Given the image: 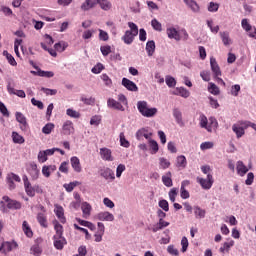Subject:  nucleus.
Here are the masks:
<instances>
[{
  "label": "nucleus",
  "mask_w": 256,
  "mask_h": 256,
  "mask_svg": "<svg viewBox=\"0 0 256 256\" xmlns=\"http://www.w3.org/2000/svg\"><path fill=\"white\" fill-rule=\"evenodd\" d=\"M54 231H56V234L53 236L54 241V247L55 249H58V251L63 250V247L67 245V239L63 237V225L59 223V221L54 220Z\"/></svg>",
  "instance_id": "f257e3e1"
},
{
  "label": "nucleus",
  "mask_w": 256,
  "mask_h": 256,
  "mask_svg": "<svg viewBox=\"0 0 256 256\" xmlns=\"http://www.w3.org/2000/svg\"><path fill=\"white\" fill-rule=\"evenodd\" d=\"M23 205L17 200L11 199L9 196H3L2 201H0V211L1 213H9L11 211H19Z\"/></svg>",
  "instance_id": "f03ea898"
},
{
  "label": "nucleus",
  "mask_w": 256,
  "mask_h": 256,
  "mask_svg": "<svg viewBox=\"0 0 256 256\" xmlns=\"http://www.w3.org/2000/svg\"><path fill=\"white\" fill-rule=\"evenodd\" d=\"M128 27H130V30H126L121 38L125 45H131L135 41V37L139 35V27H137V24L129 22Z\"/></svg>",
  "instance_id": "7ed1b4c3"
},
{
  "label": "nucleus",
  "mask_w": 256,
  "mask_h": 256,
  "mask_svg": "<svg viewBox=\"0 0 256 256\" xmlns=\"http://www.w3.org/2000/svg\"><path fill=\"white\" fill-rule=\"evenodd\" d=\"M137 109L143 117H155L157 115V108H149L147 101H138Z\"/></svg>",
  "instance_id": "20e7f679"
},
{
  "label": "nucleus",
  "mask_w": 256,
  "mask_h": 256,
  "mask_svg": "<svg viewBox=\"0 0 256 256\" xmlns=\"http://www.w3.org/2000/svg\"><path fill=\"white\" fill-rule=\"evenodd\" d=\"M241 25H242V29L246 31L248 37H250L251 39H256V27L252 26L249 23V19L247 18L242 19Z\"/></svg>",
  "instance_id": "39448f33"
},
{
  "label": "nucleus",
  "mask_w": 256,
  "mask_h": 256,
  "mask_svg": "<svg viewBox=\"0 0 256 256\" xmlns=\"http://www.w3.org/2000/svg\"><path fill=\"white\" fill-rule=\"evenodd\" d=\"M15 84H13L12 80L7 81V91L9 95H16L17 97H20L21 99H25L26 94L23 90H15Z\"/></svg>",
  "instance_id": "423d86ee"
},
{
  "label": "nucleus",
  "mask_w": 256,
  "mask_h": 256,
  "mask_svg": "<svg viewBox=\"0 0 256 256\" xmlns=\"http://www.w3.org/2000/svg\"><path fill=\"white\" fill-rule=\"evenodd\" d=\"M100 177H103L106 181H115V172L111 168H101L98 171Z\"/></svg>",
  "instance_id": "0eeeda50"
},
{
  "label": "nucleus",
  "mask_w": 256,
  "mask_h": 256,
  "mask_svg": "<svg viewBox=\"0 0 256 256\" xmlns=\"http://www.w3.org/2000/svg\"><path fill=\"white\" fill-rule=\"evenodd\" d=\"M198 183L201 185L202 189H211L213 187V175L208 174L207 179L205 178H197Z\"/></svg>",
  "instance_id": "6e6552de"
},
{
  "label": "nucleus",
  "mask_w": 256,
  "mask_h": 256,
  "mask_svg": "<svg viewBox=\"0 0 256 256\" xmlns=\"http://www.w3.org/2000/svg\"><path fill=\"white\" fill-rule=\"evenodd\" d=\"M17 247H19V245L17 244V242L12 241H6L3 242L2 245L0 246V251H2V253H9L11 251H13V249H17Z\"/></svg>",
  "instance_id": "1a4fd4ad"
},
{
  "label": "nucleus",
  "mask_w": 256,
  "mask_h": 256,
  "mask_svg": "<svg viewBox=\"0 0 256 256\" xmlns=\"http://www.w3.org/2000/svg\"><path fill=\"white\" fill-rule=\"evenodd\" d=\"M54 213L56 217L59 219L60 223L65 225L67 223V218H65V210L61 205H55Z\"/></svg>",
  "instance_id": "9d476101"
},
{
  "label": "nucleus",
  "mask_w": 256,
  "mask_h": 256,
  "mask_svg": "<svg viewBox=\"0 0 256 256\" xmlns=\"http://www.w3.org/2000/svg\"><path fill=\"white\" fill-rule=\"evenodd\" d=\"M245 126L241 125V121H239L236 124H233L232 126V131L233 133H235L237 139H241V137H243V135H245Z\"/></svg>",
  "instance_id": "9b49d317"
},
{
  "label": "nucleus",
  "mask_w": 256,
  "mask_h": 256,
  "mask_svg": "<svg viewBox=\"0 0 256 256\" xmlns=\"http://www.w3.org/2000/svg\"><path fill=\"white\" fill-rule=\"evenodd\" d=\"M172 115L179 127H185V122L183 121V113L179 108H174L172 110Z\"/></svg>",
  "instance_id": "f8f14e48"
},
{
  "label": "nucleus",
  "mask_w": 256,
  "mask_h": 256,
  "mask_svg": "<svg viewBox=\"0 0 256 256\" xmlns=\"http://www.w3.org/2000/svg\"><path fill=\"white\" fill-rule=\"evenodd\" d=\"M210 67H211V71L214 74V77H221V68L217 63V59H215L214 57L210 58Z\"/></svg>",
  "instance_id": "ddd939ff"
},
{
  "label": "nucleus",
  "mask_w": 256,
  "mask_h": 256,
  "mask_svg": "<svg viewBox=\"0 0 256 256\" xmlns=\"http://www.w3.org/2000/svg\"><path fill=\"white\" fill-rule=\"evenodd\" d=\"M7 183L9 185V189H15V182L16 183H21V178L19 175H16L15 173H10L7 175Z\"/></svg>",
  "instance_id": "4468645a"
},
{
  "label": "nucleus",
  "mask_w": 256,
  "mask_h": 256,
  "mask_svg": "<svg viewBox=\"0 0 256 256\" xmlns=\"http://www.w3.org/2000/svg\"><path fill=\"white\" fill-rule=\"evenodd\" d=\"M75 133V128L73 127V122L71 120H68L64 122L62 126V135H71Z\"/></svg>",
  "instance_id": "2eb2a0df"
},
{
  "label": "nucleus",
  "mask_w": 256,
  "mask_h": 256,
  "mask_svg": "<svg viewBox=\"0 0 256 256\" xmlns=\"http://www.w3.org/2000/svg\"><path fill=\"white\" fill-rule=\"evenodd\" d=\"M122 85L128 91H139V87H137V84H135V82L129 80L128 78L122 79Z\"/></svg>",
  "instance_id": "dca6fc26"
},
{
  "label": "nucleus",
  "mask_w": 256,
  "mask_h": 256,
  "mask_svg": "<svg viewBox=\"0 0 256 256\" xmlns=\"http://www.w3.org/2000/svg\"><path fill=\"white\" fill-rule=\"evenodd\" d=\"M36 219L40 227L43 229H47V227H49V222L47 221V213H38L36 215Z\"/></svg>",
  "instance_id": "f3484780"
},
{
  "label": "nucleus",
  "mask_w": 256,
  "mask_h": 256,
  "mask_svg": "<svg viewBox=\"0 0 256 256\" xmlns=\"http://www.w3.org/2000/svg\"><path fill=\"white\" fill-rule=\"evenodd\" d=\"M27 171H28L30 177H32L33 181H36V179H39V170L37 168V164L31 163L28 166Z\"/></svg>",
  "instance_id": "a211bd4d"
},
{
  "label": "nucleus",
  "mask_w": 256,
  "mask_h": 256,
  "mask_svg": "<svg viewBox=\"0 0 256 256\" xmlns=\"http://www.w3.org/2000/svg\"><path fill=\"white\" fill-rule=\"evenodd\" d=\"M166 33L169 39H175V41H181V35L179 34V31H177V29H175L174 27L167 28Z\"/></svg>",
  "instance_id": "6ab92c4d"
},
{
  "label": "nucleus",
  "mask_w": 256,
  "mask_h": 256,
  "mask_svg": "<svg viewBox=\"0 0 256 256\" xmlns=\"http://www.w3.org/2000/svg\"><path fill=\"white\" fill-rule=\"evenodd\" d=\"M16 121H18L19 124H21L20 129L22 131L27 130V118L23 115L21 112L16 113Z\"/></svg>",
  "instance_id": "aec40b11"
},
{
  "label": "nucleus",
  "mask_w": 256,
  "mask_h": 256,
  "mask_svg": "<svg viewBox=\"0 0 256 256\" xmlns=\"http://www.w3.org/2000/svg\"><path fill=\"white\" fill-rule=\"evenodd\" d=\"M184 3L191 9V11H193V13H199V11H201L199 4L195 0H184Z\"/></svg>",
  "instance_id": "412c9836"
},
{
  "label": "nucleus",
  "mask_w": 256,
  "mask_h": 256,
  "mask_svg": "<svg viewBox=\"0 0 256 256\" xmlns=\"http://www.w3.org/2000/svg\"><path fill=\"white\" fill-rule=\"evenodd\" d=\"M108 107L112 109H116L117 111H125V107L120 102H117L115 99H108L107 101Z\"/></svg>",
  "instance_id": "4be33fe9"
},
{
  "label": "nucleus",
  "mask_w": 256,
  "mask_h": 256,
  "mask_svg": "<svg viewBox=\"0 0 256 256\" xmlns=\"http://www.w3.org/2000/svg\"><path fill=\"white\" fill-rule=\"evenodd\" d=\"M97 219H99V221H115V216L110 212H100L97 215Z\"/></svg>",
  "instance_id": "5701e85b"
},
{
  "label": "nucleus",
  "mask_w": 256,
  "mask_h": 256,
  "mask_svg": "<svg viewBox=\"0 0 256 256\" xmlns=\"http://www.w3.org/2000/svg\"><path fill=\"white\" fill-rule=\"evenodd\" d=\"M173 95H179L180 97L187 99L191 95V92H189V90H187L186 88L177 87L173 92Z\"/></svg>",
  "instance_id": "b1692460"
},
{
  "label": "nucleus",
  "mask_w": 256,
  "mask_h": 256,
  "mask_svg": "<svg viewBox=\"0 0 256 256\" xmlns=\"http://www.w3.org/2000/svg\"><path fill=\"white\" fill-rule=\"evenodd\" d=\"M99 3V0H86L82 5V11H89V9H93Z\"/></svg>",
  "instance_id": "393cba45"
},
{
  "label": "nucleus",
  "mask_w": 256,
  "mask_h": 256,
  "mask_svg": "<svg viewBox=\"0 0 256 256\" xmlns=\"http://www.w3.org/2000/svg\"><path fill=\"white\" fill-rule=\"evenodd\" d=\"M54 153H55V148L41 151L38 154V159L39 161H47L48 159L47 157H49L50 155H53Z\"/></svg>",
  "instance_id": "a878e982"
},
{
  "label": "nucleus",
  "mask_w": 256,
  "mask_h": 256,
  "mask_svg": "<svg viewBox=\"0 0 256 256\" xmlns=\"http://www.w3.org/2000/svg\"><path fill=\"white\" fill-rule=\"evenodd\" d=\"M54 171H57V166L55 165L43 166L42 175H44V177H51V173Z\"/></svg>",
  "instance_id": "bb28decb"
},
{
  "label": "nucleus",
  "mask_w": 256,
  "mask_h": 256,
  "mask_svg": "<svg viewBox=\"0 0 256 256\" xmlns=\"http://www.w3.org/2000/svg\"><path fill=\"white\" fill-rule=\"evenodd\" d=\"M172 174L171 172H167L165 175L162 176V183L165 187H173V179H171Z\"/></svg>",
  "instance_id": "cd10ccee"
},
{
  "label": "nucleus",
  "mask_w": 256,
  "mask_h": 256,
  "mask_svg": "<svg viewBox=\"0 0 256 256\" xmlns=\"http://www.w3.org/2000/svg\"><path fill=\"white\" fill-rule=\"evenodd\" d=\"M81 209L83 212L84 219H87L88 217L91 216V209H92L91 204L84 202L82 203Z\"/></svg>",
  "instance_id": "c85d7f7f"
},
{
  "label": "nucleus",
  "mask_w": 256,
  "mask_h": 256,
  "mask_svg": "<svg viewBox=\"0 0 256 256\" xmlns=\"http://www.w3.org/2000/svg\"><path fill=\"white\" fill-rule=\"evenodd\" d=\"M217 127H219V122H217V119L215 117H210L209 118V124L207 127V131L208 133H212L213 129H217Z\"/></svg>",
  "instance_id": "c756f323"
},
{
  "label": "nucleus",
  "mask_w": 256,
  "mask_h": 256,
  "mask_svg": "<svg viewBox=\"0 0 256 256\" xmlns=\"http://www.w3.org/2000/svg\"><path fill=\"white\" fill-rule=\"evenodd\" d=\"M146 51L148 57H153V54L155 53V41L150 40L146 43Z\"/></svg>",
  "instance_id": "7c9ffc66"
},
{
  "label": "nucleus",
  "mask_w": 256,
  "mask_h": 256,
  "mask_svg": "<svg viewBox=\"0 0 256 256\" xmlns=\"http://www.w3.org/2000/svg\"><path fill=\"white\" fill-rule=\"evenodd\" d=\"M98 5L103 11H110L113 7V4L109 0H98Z\"/></svg>",
  "instance_id": "2f4dec72"
},
{
  "label": "nucleus",
  "mask_w": 256,
  "mask_h": 256,
  "mask_svg": "<svg viewBox=\"0 0 256 256\" xmlns=\"http://www.w3.org/2000/svg\"><path fill=\"white\" fill-rule=\"evenodd\" d=\"M22 229H23L26 237H29V239H31V237H33V230H31V226H29V223L27 221H23Z\"/></svg>",
  "instance_id": "473e14b6"
},
{
  "label": "nucleus",
  "mask_w": 256,
  "mask_h": 256,
  "mask_svg": "<svg viewBox=\"0 0 256 256\" xmlns=\"http://www.w3.org/2000/svg\"><path fill=\"white\" fill-rule=\"evenodd\" d=\"M237 173L240 175V177H243L246 175V173L249 171V168L243 164V162H239L237 165Z\"/></svg>",
  "instance_id": "72a5a7b5"
},
{
  "label": "nucleus",
  "mask_w": 256,
  "mask_h": 256,
  "mask_svg": "<svg viewBox=\"0 0 256 256\" xmlns=\"http://www.w3.org/2000/svg\"><path fill=\"white\" fill-rule=\"evenodd\" d=\"M206 211L199 206H194V214L196 219H205Z\"/></svg>",
  "instance_id": "f704fd0d"
},
{
  "label": "nucleus",
  "mask_w": 256,
  "mask_h": 256,
  "mask_svg": "<svg viewBox=\"0 0 256 256\" xmlns=\"http://www.w3.org/2000/svg\"><path fill=\"white\" fill-rule=\"evenodd\" d=\"M67 47H69V44L65 41L58 42L54 45V49L58 51V53H63Z\"/></svg>",
  "instance_id": "c9c22d12"
},
{
  "label": "nucleus",
  "mask_w": 256,
  "mask_h": 256,
  "mask_svg": "<svg viewBox=\"0 0 256 256\" xmlns=\"http://www.w3.org/2000/svg\"><path fill=\"white\" fill-rule=\"evenodd\" d=\"M100 155L105 161H111V150L109 148L100 149Z\"/></svg>",
  "instance_id": "e433bc0d"
},
{
  "label": "nucleus",
  "mask_w": 256,
  "mask_h": 256,
  "mask_svg": "<svg viewBox=\"0 0 256 256\" xmlns=\"http://www.w3.org/2000/svg\"><path fill=\"white\" fill-rule=\"evenodd\" d=\"M79 185H81V182L74 181V182H70L68 184H64L63 187L67 191V193H71L73 191V189H75V187H79Z\"/></svg>",
  "instance_id": "4c0bfd02"
},
{
  "label": "nucleus",
  "mask_w": 256,
  "mask_h": 256,
  "mask_svg": "<svg viewBox=\"0 0 256 256\" xmlns=\"http://www.w3.org/2000/svg\"><path fill=\"white\" fill-rule=\"evenodd\" d=\"M3 55L12 67H17V61H15V57H13V55H11L7 50L3 52Z\"/></svg>",
  "instance_id": "58836bf2"
},
{
  "label": "nucleus",
  "mask_w": 256,
  "mask_h": 256,
  "mask_svg": "<svg viewBox=\"0 0 256 256\" xmlns=\"http://www.w3.org/2000/svg\"><path fill=\"white\" fill-rule=\"evenodd\" d=\"M148 145L150 147L151 153L155 154L157 153V151H159V144L157 143V141L150 139Z\"/></svg>",
  "instance_id": "ea45409f"
},
{
  "label": "nucleus",
  "mask_w": 256,
  "mask_h": 256,
  "mask_svg": "<svg viewBox=\"0 0 256 256\" xmlns=\"http://www.w3.org/2000/svg\"><path fill=\"white\" fill-rule=\"evenodd\" d=\"M220 37L224 45H231V38L229 37V32H220Z\"/></svg>",
  "instance_id": "a19ab883"
},
{
  "label": "nucleus",
  "mask_w": 256,
  "mask_h": 256,
  "mask_svg": "<svg viewBox=\"0 0 256 256\" xmlns=\"http://www.w3.org/2000/svg\"><path fill=\"white\" fill-rule=\"evenodd\" d=\"M12 139H13L14 143H18L19 145H22V143H25V138H23V136H21L17 132L12 133Z\"/></svg>",
  "instance_id": "79ce46f5"
},
{
  "label": "nucleus",
  "mask_w": 256,
  "mask_h": 256,
  "mask_svg": "<svg viewBox=\"0 0 256 256\" xmlns=\"http://www.w3.org/2000/svg\"><path fill=\"white\" fill-rule=\"evenodd\" d=\"M53 129H55V124L48 123L42 128V133H44V135H51Z\"/></svg>",
  "instance_id": "37998d69"
},
{
  "label": "nucleus",
  "mask_w": 256,
  "mask_h": 256,
  "mask_svg": "<svg viewBox=\"0 0 256 256\" xmlns=\"http://www.w3.org/2000/svg\"><path fill=\"white\" fill-rule=\"evenodd\" d=\"M235 245V241L231 240L230 242H225L221 248H220V253H225V251H229L231 247Z\"/></svg>",
  "instance_id": "c03bdc74"
},
{
  "label": "nucleus",
  "mask_w": 256,
  "mask_h": 256,
  "mask_svg": "<svg viewBox=\"0 0 256 256\" xmlns=\"http://www.w3.org/2000/svg\"><path fill=\"white\" fill-rule=\"evenodd\" d=\"M151 25H152V28L154 29V31H163V25H161V22H159L157 19H152L151 21Z\"/></svg>",
  "instance_id": "a18cd8bd"
},
{
  "label": "nucleus",
  "mask_w": 256,
  "mask_h": 256,
  "mask_svg": "<svg viewBox=\"0 0 256 256\" xmlns=\"http://www.w3.org/2000/svg\"><path fill=\"white\" fill-rule=\"evenodd\" d=\"M208 91L212 95H219V93H220L219 87H217V85H215V83H213V82L209 83Z\"/></svg>",
  "instance_id": "49530a36"
},
{
  "label": "nucleus",
  "mask_w": 256,
  "mask_h": 256,
  "mask_svg": "<svg viewBox=\"0 0 256 256\" xmlns=\"http://www.w3.org/2000/svg\"><path fill=\"white\" fill-rule=\"evenodd\" d=\"M200 127L202 129H206V131H207V128L209 127V120L207 119V116L203 114L200 116Z\"/></svg>",
  "instance_id": "de8ad7c7"
},
{
  "label": "nucleus",
  "mask_w": 256,
  "mask_h": 256,
  "mask_svg": "<svg viewBox=\"0 0 256 256\" xmlns=\"http://www.w3.org/2000/svg\"><path fill=\"white\" fill-rule=\"evenodd\" d=\"M24 189H25L26 194L28 195V197H35V188H34V186H31V184H27L26 186H24Z\"/></svg>",
  "instance_id": "09e8293b"
},
{
  "label": "nucleus",
  "mask_w": 256,
  "mask_h": 256,
  "mask_svg": "<svg viewBox=\"0 0 256 256\" xmlns=\"http://www.w3.org/2000/svg\"><path fill=\"white\" fill-rule=\"evenodd\" d=\"M66 114L68 115V117H72L73 119H79V117H81V113L69 108L66 110Z\"/></svg>",
  "instance_id": "8fccbe9b"
},
{
  "label": "nucleus",
  "mask_w": 256,
  "mask_h": 256,
  "mask_svg": "<svg viewBox=\"0 0 256 256\" xmlns=\"http://www.w3.org/2000/svg\"><path fill=\"white\" fill-rule=\"evenodd\" d=\"M178 193H179V190H178L177 188H172V189L169 191L168 195H169V199H170V201H171L172 203H175V199H176Z\"/></svg>",
  "instance_id": "3c124183"
},
{
  "label": "nucleus",
  "mask_w": 256,
  "mask_h": 256,
  "mask_svg": "<svg viewBox=\"0 0 256 256\" xmlns=\"http://www.w3.org/2000/svg\"><path fill=\"white\" fill-rule=\"evenodd\" d=\"M103 69H105V66H103L101 63H98L92 68V73H94V75H99Z\"/></svg>",
  "instance_id": "603ef678"
},
{
  "label": "nucleus",
  "mask_w": 256,
  "mask_h": 256,
  "mask_svg": "<svg viewBox=\"0 0 256 256\" xmlns=\"http://www.w3.org/2000/svg\"><path fill=\"white\" fill-rule=\"evenodd\" d=\"M165 81L168 87H175V85H177V80H175L172 76H166Z\"/></svg>",
  "instance_id": "864d4df0"
},
{
  "label": "nucleus",
  "mask_w": 256,
  "mask_h": 256,
  "mask_svg": "<svg viewBox=\"0 0 256 256\" xmlns=\"http://www.w3.org/2000/svg\"><path fill=\"white\" fill-rule=\"evenodd\" d=\"M74 229L77 231H81V233H84L86 235V239H91V234H89V231L85 228L80 227L77 224H74Z\"/></svg>",
  "instance_id": "5fc2aeb1"
},
{
  "label": "nucleus",
  "mask_w": 256,
  "mask_h": 256,
  "mask_svg": "<svg viewBox=\"0 0 256 256\" xmlns=\"http://www.w3.org/2000/svg\"><path fill=\"white\" fill-rule=\"evenodd\" d=\"M100 51L104 57H107V55H110L111 53V46L109 45L101 46Z\"/></svg>",
  "instance_id": "6e6d98bb"
},
{
  "label": "nucleus",
  "mask_w": 256,
  "mask_h": 256,
  "mask_svg": "<svg viewBox=\"0 0 256 256\" xmlns=\"http://www.w3.org/2000/svg\"><path fill=\"white\" fill-rule=\"evenodd\" d=\"M120 145L121 147H129L130 143L127 141L125 138V133L121 132L120 133Z\"/></svg>",
  "instance_id": "4d7b16f0"
},
{
  "label": "nucleus",
  "mask_w": 256,
  "mask_h": 256,
  "mask_svg": "<svg viewBox=\"0 0 256 256\" xmlns=\"http://www.w3.org/2000/svg\"><path fill=\"white\" fill-rule=\"evenodd\" d=\"M214 143L213 142H203L201 145H200V149L202 151H207V149H213L214 147Z\"/></svg>",
  "instance_id": "13d9d810"
},
{
  "label": "nucleus",
  "mask_w": 256,
  "mask_h": 256,
  "mask_svg": "<svg viewBox=\"0 0 256 256\" xmlns=\"http://www.w3.org/2000/svg\"><path fill=\"white\" fill-rule=\"evenodd\" d=\"M208 11L210 13H215V12L219 11V5L215 2H210L208 5Z\"/></svg>",
  "instance_id": "bf43d9fd"
},
{
  "label": "nucleus",
  "mask_w": 256,
  "mask_h": 256,
  "mask_svg": "<svg viewBox=\"0 0 256 256\" xmlns=\"http://www.w3.org/2000/svg\"><path fill=\"white\" fill-rule=\"evenodd\" d=\"M158 205L161 209H163V211H169V202H167V200H160Z\"/></svg>",
  "instance_id": "052dcab7"
},
{
  "label": "nucleus",
  "mask_w": 256,
  "mask_h": 256,
  "mask_svg": "<svg viewBox=\"0 0 256 256\" xmlns=\"http://www.w3.org/2000/svg\"><path fill=\"white\" fill-rule=\"evenodd\" d=\"M99 39L100 41H109V34L102 29H99Z\"/></svg>",
  "instance_id": "680f3d73"
},
{
  "label": "nucleus",
  "mask_w": 256,
  "mask_h": 256,
  "mask_svg": "<svg viewBox=\"0 0 256 256\" xmlns=\"http://www.w3.org/2000/svg\"><path fill=\"white\" fill-rule=\"evenodd\" d=\"M38 75L40 77H47V78H51V77H54L55 73L51 72V71H43V70H40L38 71Z\"/></svg>",
  "instance_id": "e2e57ef3"
},
{
  "label": "nucleus",
  "mask_w": 256,
  "mask_h": 256,
  "mask_svg": "<svg viewBox=\"0 0 256 256\" xmlns=\"http://www.w3.org/2000/svg\"><path fill=\"white\" fill-rule=\"evenodd\" d=\"M239 91H241V86L238 84H235L231 88V95L234 97H237L239 95Z\"/></svg>",
  "instance_id": "0e129e2a"
},
{
  "label": "nucleus",
  "mask_w": 256,
  "mask_h": 256,
  "mask_svg": "<svg viewBox=\"0 0 256 256\" xmlns=\"http://www.w3.org/2000/svg\"><path fill=\"white\" fill-rule=\"evenodd\" d=\"M101 124V116H93L90 120V125H95L96 127H98V125Z\"/></svg>",
  "instance_id": "69168bd1"
},
{
  "label": "nucleus",
  "mask_w": 256,
  "mask_h": 256,
  "mask_svg": "<svg viewBox=\"0 0 256 256\" xmlns=\"http://www.w3.org/2000/svg\"><path fill=\"white\" fill-rule=\"evenodd\" d=\"M240 125H242L244 127V129H247L248 127H252V129H254V131H256V124L255 123H251L249 121H241Z\"/></svg>",
  "instance_id": "338daca9"
},
{
  "label": "nucleus",
  "mask_w": 256,
  "mask_h": 256,
  "mask_svg": "<svg viewBox=\"0 0 256 256\" xmlns=\"http://www.w3.org/2000/svg\"><path fill=\"white\" fill-rule=\"evenodd\" d=\"M167 251H168V253H169L170 255H175V256H178V255H179V250H177V249L175 248V246H173V245L168 246Z\"/></svg>",
  "instance_id": "774afa93"
}]
</instances>
